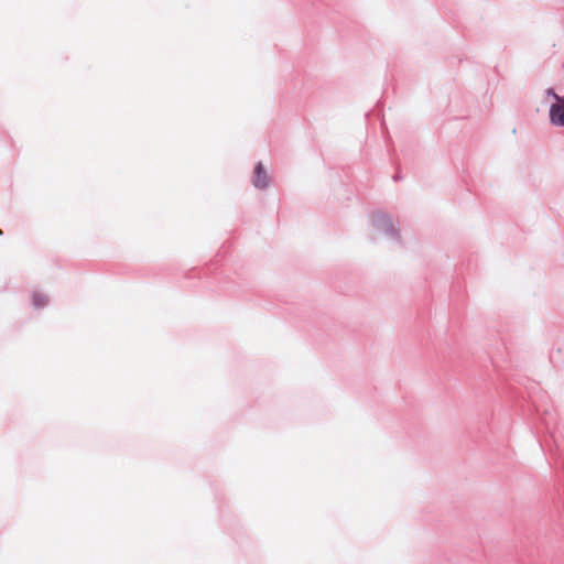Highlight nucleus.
Segmentation results:
<instances>
[{
	"instance_id": "obj_3",
	"label": "nucleus",
	"mask_w": 564,
	"mask_h": 564,
	"mask_svg": "<svg viewBox=\"0 0 564 564\" xmlns=\"http://www.w3.org/2000/svg\"><path fill=\"white\" fill-rule=\"evenodd\" d=\"M32 301H33V305L36 307V308H41L43 306L46 305L47 303V296L42 294V293H39V292H35L33 293L32 295Z\"/></svg>"
},
{
	"instance_id": "obj_1",
	"label": "nucleus",
	"mask_w": 564,
	"mask_h": 564,
	"mask_svg": "<svg viewBox=\"0 0 564 564\" xmlns=\"http://www.w3.org/2000/svg\"><path fill=\"white\" fill-rule=\"evenodd\" d=\"M552 95L555 102L550 108V119L553 124L564 126V98L556 95L552 89L547 90Z\"/></svg>"
},
{
	"instance_id": "obj_2",
	"label": "nucleus",
	"mask_w": 564,
	"mask_h": 564,
	"mask_svg": "<svg viewBox=\"0 0 564 564\" xmlns=\"http://www.w3.org/2000/svg\"><path fill=\"white\" fill-rule=\"evenodd\" d=\"M269 184V175L262 163H258L253 174V185L258 188H265Z\"/></svg>"
}]
</instances>
